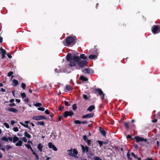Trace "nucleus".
<instances>
[{
    "mask_svg": "<svg viewBox=\"0 0 160 160\" xmlns=\"http://www.w3.org/2000/svg\"><path fill=\"white\" fill-rule=\"evenodd\" d=\"M80 57L83 60H81L78 56H74L73 59L74 61L77 62L79 66L81 68H83L86 66V64L87 63V61L86 60L87 59V57L83 54H81Z\"/></svg>",
    "mask_w": 160,
    "mask_h": 160,
    "instance_id": "obj_1",
    "label": "nucleus"
},
{
    "mask_svg": "<svg viewBox=\"0 0 160 160\" xmlns=\"http://www.w3.org/2000/svg\"><path fill=\"white\" fill-rule=\"evenodd\" d=\"M66 59L69 62V66L71 67L74 66L75 65L73 57H72V55L70 53H68L67 55Z\"/></svg>",
    "mask_w": 160,
    "mask_h": 160,
    "instance_id": "obj_2",
    "label": "nucleus"
},
{
    "mask_svg": "<svg viewBox=\"0 0 160 160\" xmlns=\"http://www.w3.org/2000/svg\"><path fill=\"white\" fill-rule=\"evenodd\" d=\"M76 39V37H75L69 36L66 39V44L68 46H69L71 44L75 43Z\"/></svg>",
    "mask_w": 160,
    "mask_h": 160,
    "instance_id": "obj_3",
    "label": "nucleus"
},
{
    "mask_svg": "<svg viewBox=\"0 0 160 160\" xmlns=\"http://www.w3.org/2000/svg\"><path fill=\"white\" fill-rule=\"evenodd\" d=\"M68 154L70 156L74 157L76 158H78V157L77 155L78 154V151L76 149H73L72 148L70 150L68 151Z\"/></svg>",
    "mask_w": 160,
    "mask_h": 160,
    "instance_id": "obj_4",
    "label": "nucleus"
},
{
    "mask_svg": "<svg viewBox=\"0 0 160 160\" xmlns=\"http://www.w3.org/2000/svg\"><path fill=\"white\" fill-rule=\"evenodd\" d=\"M152 31L154 34H156L160 32V27L157 26H153L152 28Z\"/></svg>",
    "mask_w": 160,
    "mask_h": 160,
    "instance_id": "obj_5",
    "label": "nucleus"
},
{
    "mask_svg": "<svg viewBox=\"0 0 160 160\" xmlns=\"http://www.w3.org/2000/svg\"><path fill=\"white\" fill-rule=\"evenodd\" d=\"M95 52H92V51L90 50L89 51V52L90 53H93L94 54H95L94 55H92L91 54L89 56V58L90 59H95L97 58V55L98 54V52H97V50H94Z\"/></svg>",
    "mask_w": 160,
    "mask_h": 160,
    "instance_id": "obj_6",
    "label": "nucleus"
},
{
    "mask_svg": "<svg viewBox=\"0 0 160 160\" xmlns=\"http://www.w3.org/2000/svg\"><path fill=\"white\" fill-rule=\"evenodd\" d=\"M134 139L136 140V142H146L147 141V140L146 139H144L141 137H139L136 136L134 138Z\"/></svg>",
    "mask_w": 160,
    "mask_h": 160,
    "instance_id": "obj_7",
    "label": "nucleus"
},
{
    "mask_svg": "<svg viewBox=\"0 0 160 160\" xmlns=\"http://www.w3.org/2000/svg\"><path fill=\"white\" fill-rule=\"evenodd\" d=\"M74 113L73 112L71 111H66L64 112V117L66 118L68 116H71L73 115Z\"/></svg>",
    "mask_w": 160,
    "mask_h": 160,
    "instance_id": "obj_8",
    "label": "nucleus"
},
{
    "mask_svg": "<svg viewBox=\"0 0 160 160\" xmlns=\"http://www.w3.org/2000/svg\"><path fill=\"white\" fill-rule=\"evenodd\" d=\"M32 118L33 119L37 121L42 119H46L43 116H35L33 117Z\"/></svg>",
    "mask_w": 160,
    "mask_h": 160,
    "instance_id": "obj_9",
    "label": "nucleus"
},
{
    "mask_svg": "<svg viewBox=\"0 0 160 160\" xmlns=\"http://www.w3.org/2000/svg\"><path fill=\"white\" fill-rule=\"evenodd\" d=\"M95 91H97L98 92L100 96H102L101 98V99L102 100H103L105 94L103 93L102 90L99 88H97L96 89Z\"/></svg>",
    "mask_w": 160,
    "mask_h": 160,
    "instance_id": "obj_10",
    "label": "nucleus"
},
{
    "mask_svg": "<svg viewBox=\"0 0 160 160\" xmlns=\"http://www.w3.org/2000/svg\"><path fill=\"white\" fill-rule=\"evenodd\" d=\"M82 72L84 73L88 74L93 72V71L90 68H85L84 70L82 71Z\"/></svg>",
    "mask_w": 160,
    "mask_h": 160,
    "instance_id": "obj_11",
    "label": "nucleus"
},
{
    "mask_svg": "<svg viewBox=\"0 0 160 160\" xmlns=\"http://www.w3.org/2000/svg\"><path fill=\"white\" fill-rule=\"evenodd\" d=\"M48 146L49 148H52L54 151H57V148L51 142L48 143Z\"/></svg>",
    "mask_w": 160,
    "mask_h": 160,
    "instance_id": "obj_12",
    "label": "nucleus"
},
{
    "mask_svg": "<svg viewBox=\"0 0 160 160\" xmlns=\"http://www.w3.org/2000/svg\"><path fill=\"white\" fill-rule=\"evenodd\" d=\"M94 116V113H93L83 115L82 118H90Z\"/></svg>",
    "mask_w": 160,
    "mask_h": 160,
    "instance_id": "obj_13",
    "label": "nucleus"
},
{
    "mask_svg": "<svg viewBox=\"0 0 160 160\" xmlns=\"http://www.w3.org/2000/svg\"><path fill=\"white\" fill-rule=\"evenodd\" d=\"M81 147L82 148V151L83 153H85V152H87L88 150V147L85 146H84L81 145Z\"/></svg>",
    "mask_w": 160,
    "mask_h": 160,
    "instance_id": "obj_14",
    "label": "nucleus"
},
{
    "mask_svg": "<svg viewBox=\"0 0 160 160\" xmlns=\"http://www.w3.org/2000/svg\"><path fill=\"white\" fill-rule=\"evenodd\" d=\"M7 109V110L14 113H17L18 111L17 109L12 108H9Z\"/></svg>",
    "mask_w": 160,
    "mask_h": 160,
    "instance_id": "obj_15",
    "label": "nucleus"
},
{
    "mask_svg": "<svg viewBox=\"0 0 160 160\" xmlns=\"http://www.w3.org/2000/svg\"><path fill=\"white\" fill-rule=\"evenodd\" d=\"M43 147V145L41 143H39L38 145L37 148L40 151L42 152V148Z\"/></svg>",
    "mask_w": 160,
    "mask_h": 160,
    "instance_id": "obj_16",
    "label": "nucleus"
},
{
    "mask_svg": "<svg viewBox=\"0 0 160 160\" xmlns=\"http://www.w3.org/2000/svg\"><path fill=\"white\" fill-rule=\"evenodd\" d=\"M99 130L101 133L104 136H106V132L102 128H99Z\"/></svg>",
    "mask_w": 160,
    "mask_h": 160,
    "instance_id": "obj_17",
    "label": "nucleus"
},
{
    "mask_svg": "<svg viewBox=\"0 0 160 160\" xmlns=\"http://www.w3.org/2000/svg\"><path fill=\"white\" fill-rule=\"evenodd\" d=\"M24 135L25 137L28 138H31V135L26 131H25L24 132Z\"/></svg>",
    "mask_w": 160,
    "mask_h": 160,
    "instance_id": "obj_18",
    "label": "nucleus"
},
{
    "mask_svg": "<svg viewBox=\"0 0 160 160\" xmlns=\"http://www.w3.org/2000/svg\"><path fill=\"white\" fill-rule=\"evenodd\" d=\"M13 86L14 87L16 86L18 84V82L17 80L13 79L12 80Z\"/></svg>",
    "mask_w": 160,
    "mask_h": 160,
    "instance_id": "obj_19",
    "label": "nucleus"
},
{
    "mask_svg": "<svg viewBox=\"0 0 160 160\" xmlns=\"http://www.w3.org/2000/svg\"><path fill=\"white\" fill-rule=\"evenodd\" d=\"M95 108V107L93 105H91L87 109V110L90 112L92 111Z\"/></svg>",
    "mask_w": 160,
    "mask_h": 160,
    "instance_id": "obj_20",
    "label": "nucleus"
},
{
    "mask_svg": "<svg viewBox=\"0 0 160 160\" xmlns=\"http://www.w3.org/2000/svg\"><path fill=\"white\" fill-rule=\"evenodd\" d=\"M19 140V138L16 136H14L13 138V142L15 143Z\"/></svg>",
    "mask_w": 160,
    "mask_h": 160,
    "instance_id": "obj_21",
    "label": "nucleus"
},
{
    "mask_svg": "<svg viewBox=\"0 0 160 160\" xmlns=\"http://www.w3.org/2000/svg\"><path fill=\"white\" fill-rule=\"evenodd\" d=\"M80 79L84 81H87L88 79L87 78L83 76H81L80 77Z\"/></svg>",
    "mask_w": 160,
    "mask_h": 160,
    "instance_id": "obj_22",
    "label": "nucleus"
},
{
    "mask_svg": "<svg viewBox=\"0 0 160 160\" xmlns=\"http://www.w3.org/2000/svg\"><path fill=\"white\" fill-rule=\"evenodd\" d=\"M22 144V142L21 140H18V142L16 143L15 145L16 146H21Z\"/></svg>",
    "mask_w": 160,
    "mask_h": 160,
    "instance_id": "obj_23",
    "label": "nucleus"
},
{
    "mask_svg": "<svg viewBox=\"0 0 160 160\" xmlns=\"http://www.w3.org/2000/svg\"><path fill=\"white\" fill-rule=\"evenodd\" d=\"M37 123V125H41L42 126H44V122L43 121L38 122Z\"/></svg>",
    "mask_w": 160,
    "mask_h": 160,
    "instance_id": "obj_24",
    "label": "nucleus"
},
{
    "mask_svg": "<svg viewBox=\"0 0 160 160\" xmlns=\"http://www.w3.org/2000/svg\"><path fill=\"white\" fill-rule=\"evenodd\" d=\"M1 140L5 142H8V138L6 137H2L1 138Z\"/></svg>",
    "mask_w": 160,
    "mask_h": 160,
    "instance_id": "obj_25",
    "label": "nucleus"
},
{
    "mask_svg": "<svg viewBox=\"0 0 160 160\" xmlns=\"http://www.w3.org/2000/svg\"><path fill=\"white\" fill-rule=\"evenodd\" d=\"M0 50L1 51V52L2 53V54H6V50L2 48V47H1L0 48Z\"/></svg>",
    "mask_w": 160,
    "mask_h": 160,
    "instance_id": "obj_26",
    "label": "nucleus"
},
{
    "mask_svg": "<svg viewBox=\"0 0 160 160\" xmlns=\"http://www.w3.org/2000/svg\"><path fill=\"white\" fill-rule=\"evenodd\" d=\"M127 156L128 159L129 160H132L131 158L130 157V153L129 152H128L127 154Z\"/></svg>",
    "mask_w": 160,
    "mask_h": 160,
    "instance_id": "obj_27",
    "label": "nucleus"
},
{
    "mask_svg": "<svg viewBox=\"0 0 160 160\" xmlns=\"http://www.w3.org/2000/svg\"><path fill=\"white\" fill-rule=\"evenodd\" d=\"M66 88L67 90L68 91H70L72 89V88L70 85H67L66 87Z\"/></svg>",
    "mask_w": 160,
    "mask_h": 160,
    "instance_id": "obj_28",
    "label": "nucleus"
},
{
    "mask_svg": "<svg viewBox=\"0 0 160 160\" xmlns=\"http://www.w3.org/2000/svg\"><path fill=\"white\" fill-rule=\"evenodd\" d=\"M33 155H34L36 158L38 159V160L39 159V156H38V154L36 153V152H33Z\"/></svg>",
    "mask_w": 160,
    "mask_h": 160,
    "instance_id": "obj_29",
    "label": "nucleus"
},
{
    "mask_svg": "<svg viewBox=\"0 0 160 160\" xmlns=\"http://www.w3.org/2000/svg\"><path fill=\"white\" fill-rule=\"evenodd\" d=\"M74 122L76 124H80L81 123V122L78 120H75Z\"/></svg>",
    "mask_w": 160,
    "mask_h": 160,
    "instance_id": "obj_30",
    "label": "nucleus"
},
{
    "mask_svg": "<svg viewBox=\"0 0 160 160\" xmlns=\"http://www.w3.org/2000/svg\"><path fill=\"white\" fill-rule=\"evenodd\" d=\"M124 125L127 129H129V128L128 123L127 122L124 123Z\"/></svg>",
    "mask_w": 160,
    "mask_h": 160,
    "instance_id": "obj_31",
    "label": "nucleus"
},
{
    "mask_svg": "<svg viewBox=\"0 0 160 160\" xmlns=\"http://www.w3.org/2000/svg\"><path fill=\"white\" fill-rule=\"evenodd\" d=\"M83 138L84 141L86 142L88 139V138L86 135H84Z\"/></svg>",
    "mask_w": 160,
    "mask_h": 160,
    "instance_id": "obj_32",
    "label": "nucleus"
},
{
    "mask_svg": "<svg viewBox=\"0 0 160 160\" xmlns=\"http://www.w3.org/2000/svg\"><path fill=\"white\" fill-rule=\"evenodd\" d=\"M41 105H42V104L41 103H38H38H36V104H34V105L35 107H39V106H41Z\"/></svg>",
    "mask_w": 160,
    "mask_h": 160,
    "instance_id": "obj_33",
    "label": "nucleus"
},
{
    "mask_svg": "<svg viewBox=\"0 0 160 160\" xmlns=\"http://www.w3.org/2000/svg\"><path fill=\"white\" fill-rule=\"evenodd\" d=\"M93 160H102L100 159V158L98 157H95L93 158Z\"/></svg>",
    "mask_w": 160,
    "mask_h": 160,
    "instance_id": "obj_34",
    "label": "nucleus"
},
{
    "mask_svg": "<svg viewBox=\"0 0 160 160\" xmlns=\"http://www.w3.org/2000/svg\"><path fill=\"white\" fill-rule=\"evenodd\" d=\"M22 88H23V90L25 89L26 87V85L25 83H22L21 84Z\"/></svg>",
    "mask_w": 160,
    "mask_h": 160,
    "instance_id": "obj_35",
    "label": "nucleus"
},
{
    "mask_svg": "<svg viewBox=\"0 0 160 160\" xmlns=\"http://www.w3.org/2000/svg\"><path fill=\"white\" fill-rule=\"evenodd\" d=\"M72 109L74 110H75L77 108L76 104H74L72 106Z\"/></svg>",
    "mask_w": 160,
    "mask_h": 160,
    "instance_id": "obj_36",
    "label": "nucleus"
},
{
    "mask_svg": "<svg viewBox=\"0 0 160 160\" xmlns=\"http://www.w3.org/2000/svg\"><path fill=\"white\" fill-rule=\"evenodd\" d=\"M97 142L99 144L100 147H101L103 144V142L100 141H98Z\"/></svg>",
    "mask_w": 160,
    "mask_h": 160,
    "instance_id": "obj_37",
    "label": "nucleus"
},
{
    "mask_svg": "<svg viewBox=\"0 0 160 160\" xmlns=\"http://www.w3.org/2000/svg\"><path fill=\"white\" fill-rule=\"evenodd\" d=\"M25 146L28 148L30 149L31 148V145L29 144H25Z\"/></svg>",
    "mask_w": 160,
    "mask_h": 160,
    "instance_id": "obj_38",
    "label": "nucleus"
},
{
    "mask_svg": "<svg viewBox=\"0 0 160 160\" xmlns=\"http://www.w3.org/2000/svg\"><path fill=\"white\" fill-rule=\"evenodd\" d=\"M4 126L7 128H8L9 127V124L7 123H4Z\"/></svg>",
    "mask_w": 160,
    "mask_h": 160,
    "instance_id": "obj_39",
    "label": "nucleus"
},
{
    "mask_svg": "<svg viewBox=\"0 0 160 160\" xmlns=\"http://www.w3.org/2000/svg\"><path fill=\"white\" fill-rule=\"evenodd\" d=\"M22 141L25 142H26L27 141V140L25 137H23L22 138Z\"/></svg>",
    "mask_w": 160,
    "mask_h": 160,
    "instance_id": "obj_40",
    "label": "nucleus"
},
{
    "mask_svg": "<svg viewBox=\"0 0 160 160\" xmlns=\"http://www.w3.org/2000/svg\"><path fill=\"white\" fill-rule=\"evenodd\" d=\"M20 124L22 125V126L24 127H25L26 128H28V125H25L22 122H20Z\"/></svg>",
    "mask_w": 160,
    "mask_h": 160,
    "instance_id": "obj_41",
    "label": "nucleus"
},
{
    "mask_svg": "<svg viewBox=\"0 0 160 160\" xmlns=\"http://www.w3.org/2000/svg\"><path fill=\"white\" fill-rule=\"evenodd\" d=\"M11 148L12 147L9 145H7L6 146V149L8 150L10 148Z\"/></svg>",
    "mask_w": 160,
    "mask_h": 160,
    "instance_id": "obj_42",
    "label": "nucleus"
},
{
    "mask_svg": "<svg viewBox=\"0 0 160 160\" xmlns=\"http://www.w3.org/2000/svg\"><path fill=\"white\" fill-rule=\"evenodd\" d=\"M13 130L14 132H17L18 131V128L17 127H14L13 128Z\"/></svg>",
    "mask_w": 160,
    "mask_h": 160,
    "instance_id": "obj_43",
    "label": "nucleus"
},
{
    "mask_svg": "<svg viewBox=\"0 0 160 160\" xmlns=\"http://www.w3.org/2000/svg\"><path fill=\"white\" fill-rule=\"evenodd\" d=\"M131 155L133 156V157H134L135 158H138V157L134 153L132 152H131Z\"/></svg>",
    "mask_w": 160,
    "mask_h": 160,
    "instance_id": "obj_44",
    "label": "nucleus"
},
{
    "mask_svg": "<svg viewBox=\"0 0 160 160\" xmlns=\"http://www.w3.org/2000/svg\"><path fill=\"white\" fill-rule=\"evenodd\" d=\"M83 98L86 100H87L88 99L87 95L85 94H83Z\"/></svg>",
    "mask_w": 160,
    "mask_h": 160,
    "instance_id": "obj_45",
    "label": "nucleus"
},
{
    "mask_svg": "<svg viewBox=\"0 0 160 160\" xmlns=\"http://www.w3.org/2000/svg\"><path fill=\"white\" fill-rule=\"evenodd\" d=\"M38 110L41 111H44L45 110V109L43 108L40 107V108H38Z\"/></svg>",
    "mask_w": 160,
    "mask_h": 160,
    "instance_id": "obj_46",
    "label": "nucleus"
},
{
    "mask_svg": "<svg viewBox=\"0 0 160 160\" xmlns=\"http://www.w3.org/2000/svg\"><path fill=\"white\" fill-rule=\"evenodd\" d=\"M21 96H22V98H23L26 97V94L25 93H21Z\"/></svg>",
    "mask_w": 160,
    "mask_h": 160,
    "instance_id": "obj_47",
    "label": "nucleus"
},
{
    "mask_svg": "<svg viewBox=\"0 0 160 160\" xmlns=\"http://www.w3.org/2000/svg\"><path fill=\"white\" fill-rule=\"evenodd\" d=\"M86 142L87 143L88 145H90L91 144V140H87Z\"/></svg>",
    "mask_w": 160,
    "mask_h": 160,
    "instance_id": "obj_48",
    "label": "nucleus"
},
{
    "mask_svg": "<svg viewBox=\"0 0 160 160\" xmlns=\"http://www.w3.org/2000/svg\"><path fill=\"white\" fill-rule=\"evenodd\" d=\"M13 73V72H10L8 73V76L9 77L11 76Z\"/></svg>",
    "mask_w": 160,
    "mask_h": 160,
    "instance_id": "obj_49",
    "label": "nucleus"
},
{
    "mask_svg": "<svg viewBox=\"0 0 160 160\" xmlns=\"http://www.w3.org/2000/svg\"><path fill=\"white\" fill-rule=\"evenodd\" d=\"M9 106L11 107H12L15 106L14 103H10L9 104Z\"/></svg>",
    "mask_w": 160,
    "mask_h": 160,
    "instance_id": "obj_50",
    "label": "nucleus"
},
{
    "mask_svg": "<svg viewBox=\"0 0 160 160\" xmlns=\"http://www.w3.org/2000/svg\"><path fill=\"white\" fill-rule=\"evenodd\" d=\"M64 103L65 104V105L66 106H69L70 105V104L68 103V102H67L66 101H64Z\"/></svg>",
    "mask_w": 160,
    "mask_h": 160,
    "instance_id": "obj_51",
    "label": "nucleus"
},
{
    "mask_svg": "<svg viewBox=\"0 0 160 160\" xmlns=\"http://www.w3.org/2000/svg\"><path fill=\"white\" fill-rule=\"evenodd\" d=\"M64 108V107L63 106H60L59 108V110L60 111H61Z\"/></svg>",
    "mask_w": 160,
    "mask_h": 160,
    "instance_id": "obj_52",
    "label": "nucleus"
},
{
    "mask_svg": "<svg viewBox=\"0 0 160 160\" xmlns=\"http://www.w3.org/2000/svg\"><path fill=\"white\" fill-rule=\"evenodd\" d=\"M45 113L47 114H49V111L48 110H46L45 111Z\"/></svg>",
    "mask_w": 160,
    "mask_h": 160,
    "instance_id": "obj_53",
    "label": "nucleus"
},
{
    "mask_svg": "<svg viewBox=\"0 0 160 160\" xmlns=\"http://www.w3.org/2000/svg\"><path fill=\"white\" fill-rule=\"evenodd\" d=\"M62 117L61 116H59L58 118V121H61L62 119Z\"/></svg>",
    "mask_w": 160,
    "mask_h": 160,
    "instance_id": "obj_54",
    "label": "nucleus"
},
{
    "mask_svg": "<svg viewBox=\"0 0 160 160\" xmlns=\"http://www.w3.org/2000/svg\"><path fill=\"white\" fill-rule=\"evenodd\" d=\"M15 122L13 120H12L11 122V124L12 125H13L15 123Z\"/></svg>",
    "mask_w": 160,
    "mask_h": 160,
    "instance_id": "obj_55",
    "label": "nucleus"
},
{
    "mask_svg": "<svg viewBox=\"0 0 160 160\" xmlns=\"http://www.w3.org/2000/svg\"><path fill=\"white\" fill-rule=\"evenodd\" d=\"M9 140L10 141H12L13 140V138L12 137H9L8 138V140Z\"/></svg>",
    "mask_w": 160,
    "mask_h": 160,
    "instance_id": "obj_56",
    "label": "nucleus"
},
{
    "mask_svg": "<svg viewBox=\"0 0 160 160\" xmlns=\"http://www.w3.org/2000/svg\"><path fill=\"white\" fill-rule=\"evenodd\" d=\"M157 119H155L154 120H152V122L153 123L156 122H157Z\"/></svg>",
    "mask_w": 160,
    "mask_h": 160,
    "instance_id": "obj_57",
    "label": "nucleus"
},
{
    "mask_svg": "<svg viewBox=\"0 0 160 160\" xmlns=\"http://www.w3.org/2000/svg\"><path fill=\"white\" fill-rule=\"evenodd\" d=\"M14 99H11L10 101H9V102L11 103H12V102H14Z\"/></svg>",
    "mask_w": 160,
    "mask_h": 160,
    "instance_id": "obj_58",
    "label": "nucleus"
},
{
    "mask_svg": "<svg viewBox=\"0 0 160 160\" xmlns=\"http://www.w3.org/2000/svg\"><path fill=\"white\" fill-rule=\"evenodd\" d=\"M131 138V136L129 135H128L127 136V139L130 138Z\"/></svg>",
    "mask_w": 160,
    "mask_h": 160,
    "instance_id": "obj_59",
    "label": "nucleus"
},
{
    "mask_svg": "<svg viewBox=\"0 0 160 160\" xmlns=\"http://www.w3.org/2000/svg\"><path fill=\"white\" fill-rule=\"evenodd\" d=\"M88 122H86V121H83L81 122V123L82 124H84L85 123H88Z\"/></svg>",
    "mask_w": 160,
    "mask_h": 160,
    "instance_id": "obj_60",
    "label": "nucleus"
},
{
    "mask_svg": "<svg viewBox=\"0 0 160 160\" xmlns=\"http://www.w3.org/2000/svg\"><path fill=\"white\" fill-rule=\"evenodd\" d=\"M2 42V38L0 36V42L1 43Z\"/></svg>",
    "mask_w": 160,
    "mask_h": 160,
    "instance_id": "obj_61",
    "label": "nucleus"
},
{
    "mask_svg": "<svg viewBox=\"0 0 160 160\" xmlns=\"http://www.w3.org/2000/svg\"><path fill=\"white\" fill-rule=\"evenodd\" d=\"M6 54H2V59H3L4 58H5V55Z\"/></svg>",
    "mask_w": 160,
    "mask_h": 160,
    "instance_id": "obj_62",
    "label": "nucleus"
},
{
    "mask_svg": "<svg viewBox=\"0 0 160 160\" xmlns=\"http://www.w3.org/2000/svg\"><path fill=\"white\" fill-rule=\"evenodd\" d=\"M1 91L2 92H4L5 91V89H3V88H2L1 89Z\"/></svg>",
    "mask_w": 160,
    "mask_h": 160,
    "instance_id": "obj_63",
    "label": "nucleus"
},
{
    "mask_svg": "<svg viewBox=\"0 0 160 160\" xmlns=\"http://www.w3.org/2000/svg\"><path fill=\"white\" fill-rule=\"evenodd\" d=\"M134 147H135V148L137 149L138 148V146L137 144H135V145H134Z\"/></svg>",
    "mask_w": 160,
    "mask_h": 160,
    "instance_id": "obj_64",
    "label": "nucleus"
}]
</instances>
